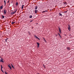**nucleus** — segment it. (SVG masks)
Instances as JSON below:
<instances>
[{
  "instance_id": "nucleus-33",
  "label": "nucleus",
  "mask_w": 74,
  "mask_h": 74,
  "mask_svg": "<svg viewBox=\"0 0 74 74\" xmlns=\"http://www.w3.org/2000/svg\"><path fill=\"white\" fill-rule=\"evenodd\" d=\"M60 38H62V37L61 36H60Z\"/></svg>"
},
{
  "instance_id": "nucleus-3",
  "label": "nucleus",
  "mask_w": 74,
  "mask_h": 74,
  "mask_svg": "<svg viewBox=\"0 0 74 74\" xmlns=\"http://www.w3.org/2000/svg\"><path fill=\"white\" fill-rule=\"evenodd\" d=\"M34 37H35V38H37V39H38V40H40V39L37 36H36V35H34Z\"/></svg>"
},
{
  "instance_id": "nucleus-35",
  "label": "nucleus",
  "mask_w": 74,
  "mask_h": 74,
  "mask_svg": "<svg viewBox=\"0 0 74 74\" xmlns=\"http://www.w3.org/2000/svg\"><path fill=\"white\" fill-rule=\"evenodd\" d=\"M3 72V71H2Z\"/></svg>"
},
{
  "instance_id": "nucleus-20",
  "label": "nucleus",
  "mask_w": 74,
  "mask_h": 74,
  "mask_svg": "<svg viewBox=\"0 0 74 74\" xmlns=\"http://www.w3.org/2000/svg\"><path fill=\"white\" fill-rule=\"evenodd\" d=\"M15 13L14 12H12V13H11V14H14Z\"/></svg>"
},
{
  "instance_id": "nucleus-28",
  "label": "nucleus",
  "mask_w": 74,
  "mask_h": 74,
  "mask_svg": "<svg viewBox=\"0 0 74 74\" xmlns=\"http://www.w3.org/2000/svg\"><path fill=\"white\" fill-rule=\"evenodd\" d=\"M17 10H16V11H14V13H16V11H17Z\"/></svg>"
},
{
  "instance_id": "nucleus-34",
  "label": "nucleus",
  "mask_w": 74,
  "mask_h": 74,
  "mask_svg": "<svg viewBox=\"0 0 74 74\" xmlns=\"http://www.w3.org/2000/svg\"><path fill=\"white\" fill-rule=\"evenodd\" d=\"M32 21H30V22H32Z\"/></svg>"
},
{
  "instance_id": "nucleus-11",
  "label": "nucleus",
  "mask_w": 74,
  "mask_h": 74,
  "mask_svg": "<svg viewBox=\"0 0 74 74\" xmlns=\"http://www.w3.org/2000/svg\"><path fill=\"white\" fill-rule=\"evenodd\" d=\"M38 8V6H36L34 7V9L35 10H36Z\"/></svg>"
},
{
  "instance_id": "nucleus-4",
  "label": "nucleus",
  "mask_w": 74,
  "mask_h": 74,
  "mask_svg": "<svg viewBox=\"0 0 74 74\" xmlns=\"http://www.w3.org/2000/svg\"><path fill=\"white\" fill-rule=\"evenodd\" d=\"M59 30L60 33H62L61 29L60 27H59Z\"/></svg>"
},
{
  "instance_id": "nucleus-27",
  "label": "nucleus",
  "mask_w": 74,
  "mask_h": 74,
  "mask_svg": "<svg viewBox=\"0 0 74 74\" xmlns=\"http://www.w3.org/2000/svg\"><path fill=\"white\" fill-rule=\"evenodd\" d=\"M67 12V11H64V13H66Z\"/></svg>"
},
{
  "instance_id": "nucleus-32",
  "label": "nucleus",
  "mask_w": 74,
  "mask_h": 74,
  "mask_svg": "<svg viewBox=\"0 0 74 74\" xmlns=\"http://www.w3.org/2000/svg\"><path fill=\"white\" fill-rule=\"evenodd\" d=\"M9 1H8V3H9Z\"/></svg>"
},
{
  "instance_id": "nucleus-16",
  "label": "nucleus",
  "mask_w": 74,
  "mask_h": 74,
  "mask_svg": "<svg viewBox=\"0 0 74 74\" xmlns=\"http://www.w3.org/2000/svg\"><path fill=\"white\" fill-rule=\"evenodd\" d=\"M3 66H2V65H1V71H2V69H3Z\"/></svg>"
},
{
  "instance_id": "nucleus-9",
  "label": "nucleus",
  "mask_w": 74,
  "mask_h": 74,
  "mask_svg": "<svg viewBox=\"0 0 74 74\" xmlns=\"http://www.w3.org/2000/svg\"><path fill=\"white\" fill-rule=\"evenodd\" d=\"M36 44L37 45L38 48L39 47V46L40 44H39V43L38 42H37Z\"/></svg>"
},
{
  "instance_id": "nucleus-37",
  "label": "nucleus",
  "mask_w": 74,
  "mask_h": 74,
  "mask_svg": "<svg viewBox=\"0 0 74 74\" xmlns=\"http://www.w3.org/2000/svg\"><path fill=\"white\" fill-rule=\"evenodd\" d=\"M0 58H1V57L0 56Z\"/></svg>"
},
{
  "instance_id": "nucleus-36",
  "label": "nucleus",
  "mask_w": 74,
  "mask_h": 74,
  "mask_svg": "<svg viewBox=\"0 0 74 74\" xmlns=\"http://www.w3.org/2000/svg\"><path fill=\"white\" fill-rule=\"evenodd\" d=\"M1 12V10H0V12Z\"/></svg>"
},
{
  "instance_id": "nucleus-19",
  "label": "nucleus",
  "mask_w": 74,
  "mask_h": 74,
  "mask_svg": "<svg viewBox=\"0 0 74 74\" xmlns=\"http://www.w3.org/2000/svg\"><path fill=\"white\" fill-rule=\"evenodd\" d=\"M4 3H5V6L6 4V1L5 0L4 1Z\"/></svg>"
},
{
  "instance_id": "nucleus-5",
  "label": "nucleus",
  "mask_w": 74,
  "mask_h": 74,
  "mask_svg": "<svg viewBox=\"0 0 74 74\" xmlns=\"http://www.w3.org/2000/svg\"><path fill=\"white\" fill-rule=\"evenodd\" d=\"M8 67H9V68H10V70H12V67L11 66H10V65H8Z\"/></svg>"
},
{
  "instance_id": "nucleus-21",
  "label": "nucleus",
  "mask_w": 74,
  "mask_h": 74,
  "mask_svg": "<svg viewBox=\"0 0 74 74\" xmlns=\"http://www.w3.org/2000/svg\"><path fill=\"white\" fill-rule=\"evenodd\" d=\"M16 5H18V3L17 2H16Z\"/></svg>"
},
{
  "instance_id": "nucleus-24",
  "label": "nucleus",
  "mask_w": 74,
  "mask_h": 74,
  "mask_svg": "<svg viewBox=\"0 0 74 74\" xmlns=\"http://www.w3.org/2000/svg\"><path fill=\"white\" fill-rule=\"evenodd\" d=\"M43 66L45 68V64H43Z\"/></svg>"
},
{
  "instance_id": "nucleus-26",
  "label": "nucleus",
  "mask_w": 74,
  "mask_h": 74,
  "mask_svg": "<svg viewBox=\"0 0 74 74\" xmlns=\"http://www.w3.org/2000/svg\"><path fill=\"white\" fill-rule=\"evenodd\" d=\"M58 34L59 35V36H61L60 35V34L59 33H58Z\"/></svg>"
},
{
  "instance_id": "nucleus-1",
  "label": "nucleus",
  "mask_w": 74,
  "mask_h": 74,
  "mask_svg": "<svg viewBox=\"0 0 74 74\" xmlns=\"http://www.w3.org/2000/svg\"><path fill=\"white\" fill-rule=\"evenodd\" d=\"M68 29L69 31H71V27L69 25H68Z\"/></svg>"
},
{
  "instance_id": "nucleus-7",
  "label": "nucleus",
  "mask_w": 74,
  "mask_h": 74,
  "mask_svg": "<svg viewBox=\"0 0 74 74\" xmlns=\"http://www.w3.org/2000/svg\"><path fill=\"white\" fill-rule=\"evenodd\" d=\"M3 11H4V14H6V12H7V11L5 10H3Z\"/></svg>"
},
{
  "instance_id": "nucleus-8",
  "label": "nucleus",
  "mask_w": 74,
  "mask_h": 74,
  "mask_svg": "<svg viewBox=\"0 0 74 74\" xmlns=\"http://www.w3.org/2000/svg\"><path fill=\"white\" fill-rule=\"evenodd\" d=\"M63 13V12H61L59 13V14H60L59 16H62V13Z\"/></svg>"
},
{
  "instance_id": "nucleus-23",
  "label": "nucleus",
  "mask_w": 74,
  "mask_h": 74,
  "mask_svg": "<svg viewBox=\"0 0 74 74\" xmlns=\"http://www.w3.org/2000/svg\"><path fill=\"white\" fill-rule=\"evenodd\" d=\"M4 18V16L3 15L2 16V18L3 19V18Z\"/></svg>"
},
{
  "instance_id": "nucleus-18",
  "label": "nucleus",
  "mask_w": 74,
  "mask_h": 74,
  "mask_svg": "<svg viewBox=\"0 0 74 74\" xmlns=\"http://www.w3.org/2000/svg\"><path fill=\"white\" fill-rule=\"evenodd\" d=\"M64 4L66 5V2H64Z\"/></svg>"
},
{
  "instance_id": "nucleus-22",
  "label": "nucleus",
  "mask_w": 74,
  "mask_h": 74,
  "mask_svg": "<svg viewBox=\"0 0 74 74\" xmlns=\"http://www.w3.org/2000/svg\"><path fill=\"white\" fill-rule=\"evenodd\" d=\"M15 23V22H12V24H13L14 23Z\"/></svg>"
},
{
  "instance_id": "nucleus-29",
  "label": "nucleus",
  "mask_w": 74,
  "mask_h": 74,
  "mask_svg": "<svg viewBox=\"0 0 74 74\" xmlns=\"http://www.w3.org/2000/svg\"><path fill=\"white\" fill-rule=\"evenodd\" d=\"M5 74H8V73H6V72H5Z\"/></svg>"
},
{
  "instance_id": "nucleus-14",
  "label": "nucleus",
  "mask_w": 74,
  "mask_h": 74,
  "mask_svg": "<svg viewBox=\"0 0 74 74\" xmlns=\"http://www.w3.org/2000/svg\"><path fill=\"white\" fill-rule=\"evenodd\" d=\"M3 5H2V6H1V7L0 8H1V9H3Z\"/></svg>"
},
{
  "instance_id": "nucleus-15",
  "label": "nucleus",
  "mask_w": 74,
  "mask_h": 74,
  "mask_svg": "<svg viewBox=\"0 0 74 74\" xmlns=\"http://www.w3.org/2000/svg\"><path fill=\"white\" fill-rule=\"evenodd\" d=\"M11 65H12V68L13 69H14V67L13 66V65L12 64H11Z\"/></svg>"
},
{
  "instance_id": "nucleus-30",
  "label": "nucleus",
  "mask_w": 74,
  "mask_h": 74,
  "mask_svg": "<svg viewBox=\"0 0 74 74\" xmlns=\"http://www.w3.org/2000/svg\"><path fill=\"white\" fill-rule=\"evenodd\" d=\"M22 6H23V7L24 6V5H22Z\"/></svg>"
},
{
  "instance_id": "nucleus-12",
  "label": "nucleus",
  "mask_w": 74,
  "mask_h": 74,
  "mask_svg": "<svg viewBox=\"0 0 74 74\" xmlns=\"http://www.w3.org/2000/svg\"><path fill=\"white\" fill-rule=\"evenodd\" d=\"M67 49L68 50H70V48L69 47H67Z\"/></svg>"
},
{
  "instance_id": "nucleus-10",
  "label": "nucleus",
  "mask_w": 74,
  "mask_h": 74,
  "mask_svg": "<svg viewBox=\"0 0 74 74\" xmlns=\"http://www.w3.org/2000/svg\"><path fill=\"white\" fill-rule=\"evenodd\" d=\"M29 17L30 18H32L33 16L32 15H29Z\"/></svg>"
},
{
  "instance_id": "nucleus-17",
  "label": "nucleus",
  "mask_w": 74,
  "mask_h": 74,
  "mask_svg": "<svg viewBox=\"0 0 74 74\" xmlns=\"http://www.w3.org/2000/svg\"><path fill=\"white\" fill-rule=\"evenodd\" d=\"M43 39H44V41L45 42H47V41L45 39V38H43Z\"/></svg>"
},
{
  "instance_id": "nucleus-6",
  "label": "nucleus",
  "mask_w": 74,
  "mask_h": 74,
  "mask_svg": "<svg viewBox=\"0 0 74 74\" xmlns=\"http://www.w3.org/2000/svg\"><path fill=\"white\" fill-rule=\"evenodd\" d=\"M34 12H35V13L36 14L38 12V10H34Z\"/></svg>"
},
{
  "instance_id": "nucleus-38",
  "label": "nucleus",
  "mask_w": 74,
  "mask_h": 74,
  "mask_svg": "<svg viewBox=\"0 0 74 74\" xmlns=\"http://www.w3.org/2000/svg\"><path fill=\"white\" fill-rule=\"evenodd\" d=\"M38 74H39V73H38Z\"/></svg>"
},
{
  "instance_id": "nucleus-13",
  "label": "nucleus",
  "mask_w": 74,
  "mask_h": 74,
  "mask_svg": "<svg viewBox=\"0 0 74 74\" xmlns=\"http://www.w3.org/2000/svg\"><path fill=\"white\" fill-rule=\"evenodd\" d=\"M47 12V10H46V11H43L42 12V13H44L45 12Z\"/></svg>"
},
{
  "instance_id": "nucleus-31",
  "label": "nucleus",
  "mask_w": 74,
  "mask_h": 74,
  "mask_svg": "<svg viewBox=\"0 0 74 74\" xmlns=\"http://www.w3.org/2000/svg\"><path fill=\"white\" fill-rule=\"evenodd\" d=\"M7 39H6V40H5V41H6V42H7Z\"/></svg>"
},
{
  "instance_id": "nucleus-2",
  "label": "nucleus",
  "mask_w": 74,
  "mask_h": 74,
  "mask_svg": "<svg viewBox=\"0 0 74 74\" xmlns=\"http://www.w3.org/2000/svg\"><path fill=\"white\" fill-rule=\"evenodd\" d=\"M3 58H1V59L0 62H2V63L4 62V61H3Z\"/></svg>"
},
{
  "instance_id": "nucleus-25",
  "label": "nucleus",
  "mask_w": 74,
  "mask_h": 74,
  "mask_svg": "<svg viewBox=\"0 0 74 74\" xmlns=\"http://www.w3.org/2000/svg\"><path fill=\"white\" fill-rule=\"evenodd\" d=\"M23 6H22L21 7V9H23Z\"/></svg>"
}]
</instances>
